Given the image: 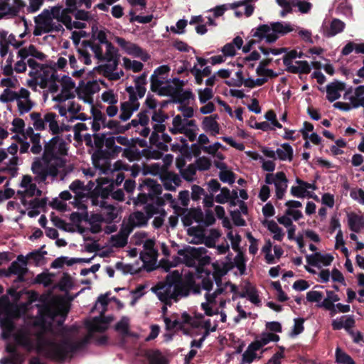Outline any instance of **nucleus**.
<instances>
[{
	"instance_id": "f257e3e1",
	"label": "nucleus",
	"mask_w": 364,
	"mask_h": 364,
	"mask_svg": "<svg viewBox=\"0 0 364 364\" xmlns=\"http://www.w3.org/2000/svg\"><path fill=\"white\" fill-rule=\"evenodd\" d=\"M193 284L192 273L188 272L183 277L179 271L174 270L166 275L164 284H158L151 289L161 301L171 306L172 299L177 302L180 298L188 296Z\"/></svg>"
},
{
	"instance_id": "f03ea898",
	"label": "nucleus",
	"mask_w": 364,
	"mask_h": 364,
	"mask_svg": "<svg viewBox=\"0 0 364 364\" xmlns=\"http://www.w3.org/2000/svg\"><path fill=\"white\" fill-rule=\"evenodd\" d=\"M292 28L289 24L282 22H273L270 25L260 24L258 27L252 28V36L258 38V41L265 40L267 43H273L279 38V35L284 36L291 31Z\"/></svg>"
},
{
	"instance_id": "7ed1b4c3",
	"label": "nucleus",
	"mask_w": 364,
	"mask_h": 364,
	"mask_svg": "<svg viewBox=\"0 0 364 364\" xmlns=\"http://www.w3.org/2000/svg\"><path fill=\"white\" fill-rule=\"evenodd\" d=\"M68 309L55 306L50 304H45L38 309L39 322L43 326H46L48 331L52 330L53 322L55 318L60 316L56 323L58 326H62L68 313Z\"/></svg>"
},
{
	"instance_id": "20e7f679",
	"label": "nucleus",
	"mask_w": 364,
	"mask_h": 364,
	"mask_svg": "<svg viewBox=\"0 0 364 364\" xmlns=\"http://www.w3.org/2000/svg\"><path fill=\"white\" fill-rule=\"evenodd\" d=\"M208 250L203 247H194L187 245L183 249L178 251V255L183 257V262L188 267H193L196 260L198 261V264L201 267L206 266L210 263V257L204 255Z\"/></svg>"
},
{
	"instance_id": "39448f33",
	"label": "nucleus",
	"mask_w": 364,
	"mask_h": 364,
	"mask_svg": "<svg viewBox=\"0 0 364 364\" xmlns=\"http://www.w3.org/2000/svg\"><path fill=\"white\" fill-rule=\"evenodd\" d=\"M84 343L85 342H72L66 339L59 343L51 342L49 344V352L54 359L63 361L68 353L76 352L83 346Z\"/></svg>"
},
{
	"instance_id": "423d86ee",
	"label": "nucleus",
	"mask_w": 364,
	"mask_h": 364,
	"mask_svg": "<svg viewBox=\"0 0 364 364\" xmlns=\"http://www.w3.org/2000/svg\"><path fill=\"white\" fill-rule=\"evenodd\" d=\"M68 149L66 143L59 136L51 138L44 145L43 160L46 163H50L52 160L58 159V156L67 155Z\"/></svg>"
},
{
	"instance_id": "0eeeda50",
	"label": "nucleus",
	"mask_w": 364,
	"mask_h": 364,
	"mask_svg": "<svg viewBox=\"0 0 364 364\" xmlns=\"http://www.w3.org/2000/svg\"><path fill=\"white\" fill-rule=\"evenodd\" d=\"M297 58V51L296 50H291L289 52H286V54L283 57V63L286 66V71L293 74H309L311 73V68L306 60H297L296 64L298 66L292 64L293 60ZM299 78L302 80L301 75Z\"/></svg>"
},
{
	"instance_id": "6e6552de",
	"label": "nucleus",
	"mask_w": 364,
	"mask_h": 364,
	"mask_svg": "<svg viewBox=\"0 0 364 364\" xmlns=\"http://www.w3.org/2000/svg\"><path fill=\"white\" fill-rule=\"evenodd\" d=\"M116 42L129 55L140 58L143 61H146L149 58V54L135 43L127 41L121 37H117Z\"/></svg>"
},
{
	"instance_id": "1a4fd4ad",
	"label": "nucleus",
	"mask_w": 364,
	"mask_h": 364,
	"mask_svg": "<svg viewBox=\"0 0 364 364\" xmlns=\"http://www.w3.org/2000/svg\"><path fill=\"white\" fill-rule=\"evenodd\" d=\"M118 65L117 62L115 61L114 63H106L98 65L95 67L94 70L97 71L99 73H102V75L109 80H117L124 75V72L122 70H121V75H119V73L117 72H114L117 70Z\"/></svg>"
},
{
	"instance_id": "9d476101",
	"label": "nucleus",
	"mask_w": 364,
	"mask_h": 364,
	"mask_svg": "<svg viewBox=\"0 0 364 364\" xmlns=\"http://www.w3.org/2000/svg\"><path fill=\"white\" fill-rule=\"evenodd\" d=\"M346 89V84L343 82L335 80L326 85V99L333 102L341 97L340 92Z\"/></svg>"
},
{
	"instance_id": "9b49d317",
	"label": "nucleus",
	"mask_w": 364,
	"mask_h": 364,
	"mask_svg": "<svg viewBox=\"0 0 364 364\" xmlns=\"http://www.w3.org/2000/svg\"><path fill=\"white\" fill-rule=\"evenodd\" d=\"M181 220L183 226L188 227L192 225L193 221L200 223L203 221V213L200 208H193L188 210L186 213L183 215Z\"/></svg>"
},
{
	"instance_id": "f8f14e48",
	"label": "nucleus",
	"mask_w": 364,
	"mask_h": 364,
	"mask_svg": "<svg viewBox=\"0 0 364 364\" xmlns=\"http://www.w3.org/2000/svg\"><path fill=\"white\" fill-rule=\"evenodd\" d=\"M355 321L353 318V316L349 315L346 317L345 321L343 322L342 320H333L331 323L332 328L335 331L341 330L342 328H345L346 331L350 335L354 336L355 332L352 330V328L355 326Z\"/></svg>"
},
{
	"instance_id": "ddd939ff",
	"label": "nucleus",
	"mask_w": 364,
	"mask_h": 364,
	"mask_svg": "<svg viewBox=\"0 0 364 364\" xmlns=\"http://www.w3.org/2000/svg\"><path fill=\"white\" fill-rule=\"evenodd\" d=\"M218 118V114L205 117L202 122L203 129L206 132H210V134L214 136L220 133V125L216 121Z\"/></svg>"
},
{
	"instance_id": "4468645a",
	"label": "nucleus",
	"mask_w": 364,
	"mask_h": 364,
	"mask_svg": "<svg viewBox=\"0 0 364 364\" xmlns=\"http://www.w3.org/2000/svg\"><path fill=\"white\" fill-rule=\"evenodd\" d=\"M110 159H112L110 151L107 150V149H103V148L97 149L92 156V160L94 166L95 168L102 169L104 172L105 171V168L101 165L100 161H107ZM105 163L107 164V162L105 161Z\"/></svg>"
},
{
	"instance_id": "2eb2a0df",
	"label": "nucleus",
	"mask_w": 364,
	"mask_h": 364,
	"mask_svg": "<svg viewBox=\"0 0 364 364\" xmlns=\"http://www.w3.org/2000/svg\"><path fill=\"white\" fill-rule=\"evenodd\" d=\"M239 296L241 298L247 296L249 300L255 305L261 303L256 288L249 282L245 284L243 291L239 293Z\"/></svg>"
},
{
	"instance_id": "dca6fc26",
	"label": "nucleus",
	"mask_w": 364,
	"mask_h": 364,
	"mask_svg": "<svg viewBox=\"0 0 364 364\" xmlns=\"http://www.w3.org/2000/svg\"><path fill=\"white\" fill-rule=\"evenodd\" d=\"M348 225L349 229L354 232H359L364 229V218L355 213H348Z\"/></svg>"
},
{
	"instance_id": "f3484780",
	"label": "nucleus",
	"mask_w": 364,
	"mask_h": 364,
	"mask_svg": "<svg viewBox=\"0 0 364 364\" xmlns=\"http://www.w3.org/2000/svg\"><path fill=\"white\" fill-rule=\"evenodd\" d=\"M31 170L35 174V181L38 183H43L46 181V164L40 160H36L32 163Z\"/></svg>"
},
{
	"instance_id": "a211bd4d",
	"label": "nucleus",
	"mask_w": 364,
	"mask_h": 364,
	"mask_svg": "<svg viewBox=\"0 0 364 364\" xmlns=\"http://www.w3.org/2000/svg\"><path fill=\"white\" fill-rule=\"evenodd\" d=\"M193 97V92L190 90L175 91L173 96H172V99H171V102L181 105L188 104V100Z\"/></svg>"
},
{
	"instance_id": "6ab92c4d",
	"label": "nucleus",
	"mask_w": 364,
	"mask_h": 364,
	"mask_svg": "<svg viewBox=\"0 0 364 364\" xmlns=\"http://www.w3.org/2000/svg\"><path fill=\"white\" fill-rule=\"evenodd\" d=\"M122 156L127 158L129 161L139 160L142 157L141 151L135 146L134 143L131 144L127 148L124 149Z\"/></svg>"
},
{
	"instance_id": "aec40b11",
	"label": "nucleus",
	"mask_w": 364,
	"mask_h": 364,
	"mask_svg": "<svg viewBox=\"0 0 364 364\" xmlns=\"http://www.w3.org/2000/svg\"><path fill=\"white\" fill-rule=\"evenodd\" d=\"M259 346L252 342L247 347V350L242 354V361L246 363H251L257 358L256 351L259 350Z\"/></svg>"
},
{
	"instance_id": "412c9836",
	"label": "nucleus",
	"mask_w": 364,
	"mask_h": 364,
	"mask_svg": "<svg viewBox=\"0 0 364 364\" xmlns=\"http://www.w3.org/2000/svg\"><path fill=\"white\" fill-rule=\"evenodd\" d=\"M107 50L102 61L106 60L109 63H114L115 61L119 64V55L117 53V49L113 46L112 43H107L106 46Z\"/></svg>"
},
{
	"instance_id": "4be33fe9",
	"label": "nucleus",
	"mask_w": 364,
	"mask_h": 364,
	"mask_svg": "<svg viewBox=\"0 0 364 364\" xmlns=\"http://www.w3.org/2000/svg\"><path fill=\"white\" fill-rule=\"evenodd\" d=\"M353 50L356 53H362L364 54V43H356L353 41H349L342 49L341 54L342 55H348Z\"/></svg>"
},
{
	"instance_id": "5701e85b",
	"label": "nucleus",
	"mask_w": 364,
	"mask_h": 364,
	"mask_svg": "<svg viewBox=\"0 0 364 364\" xmlns=\"http://www.w3.org/2000/svg\"><path fill=\"white\" fill-rule=\"evenodd\" d=\"M282 149H277L276 150V154L278 156V158L282 161L289 160L291 161L293 159V149L288 144L284 143L282 145Z\"/></svg>"
},
{
	"instance_id": "b1692460",
	"label": "nucleus",
	"mask_w": 364,
	"mask_h": 364,
	"mask_svg": "<svg viewBox=\"0 0 364 364\" xmlns=\"http://www.w3.org/2000/svg\"><path fill=\"white\" fill-rule=\"evenodd\" d=\"M344 28H345V23L342 21H341L338 18H334L331 21L330 28L326 31V37H328V38L333 37V36H336V34L342 32L343 31Z\"/></svg>"
},
{
	"instance_id": "393cba45",
	"label": "nucleus",
	"mask_w": 364,
	"mask_h": 364,
	"mask_svg": "<svg viewBox=\"0 0 364 364\" xmlns=\"http://www.w3.org/2000/svg\"><path fill=\"white\" fill-rule=\"evenodd\" d=\"M148 218L141 211L134 212L129 218L131 226L142 227L147 225Z\"/></svg>"
},
{
	"instance_id": "a878e982",
	"label": "nucleus",
	"mask_w": 364,
	"mask_h": 364,
	"mask_svg": "<svg viewBox=\"0 0 364 364\" xmlns=\"http://www.w3.org/2000/svg\"><path fill=\"white\" fill-rule=\"evenodd\" d=\"M75 11L70 8H65L62 10L60 13V16L58 19L59 22L63 23L67 29H72V18L69 15L70 14H73Z\"/></svg>"
},
{
	"instance_id": "bb28decb",
	"label": "nucleus",
	"mask_w": 364,
	"mask_h": 364,
	"mask_svg": "<svg viewBox=\"0 0 364 364\" xmlns=\"http://www.w3.org/2000/svg\"><path fill=\"white\" fill-rule=\"evenodd\" d=\"M160 136L159 133L153 131L149 137V143L152 146H155L158 149L163 151H168V146L167 144L159 141Z\"/></svg>"
},
{
	"instance_id": "cd10ccee",
	"label": "nucleus",
	"mask_w": 364,
	"mask_h": 364,
	"mask_svg": "<svg viewBox=\"0 0 364 364\" xmlns=\"http://www.w3.org/2000/svg\"><path fill=\"white\" fill-rule=\"evenodd\" d=\"M234 266H235L241 275L245 274L246 271V259L242 252H239L234 259Z\"/></svg>"
},
{
	"instance_id": "c85d7f7f",
	"label": "nucleus",
	"mask_w": 364,
	"mask_h": 364,
	"mask_svg": "<svg viewBox=\"0 0 364 364\" xmlns=\"http://www.w3.org/2000/svg\"><path fill=\"white\" fill-rule=\"evenodd\" d=\"M336 362L341 364H355L353 359L347 353L343 352L341 348L336 349Z\"/></svg>"
},
{
	"instance_id": "c756f323",
	"label": "nucleus",
	"mask_w": 364,
	"mask_h": 364,
	"mask_svg": "<svg viewBox=\"0 0 364 364\" xmlns=\"http://www.w3.org/2000/svg\"><path fill=\"white\" fill-rule=\"evenodd\" d=\"M120 109L121 114H119V119L124 122L129 119L133 114L131 103L128 102H122Z\"/></svg>"
},
{
	"instance_id": "7c9ffc66",
	"label": "nucleus",
	"mask_w": 364,
	"mask_h": 364,
	"mask_svg": "<svg viewBox=\"0 0 364 364\" xmlns=\"http://www.w3.org/2000/svg\"><path fill=\"white\" fill-rule=\"evenodd\" d=\"M30 117L33 121V127L36 130L42 131L46 129L45 120L41 118V113L32 112Z\"/></svg>"
},
{
	"instance_id": "2f4dec72",
	"label": "nucleus",
	"mask_w": 364,
	"mask_h": 364,
	"mask_svg": "<svg viewBox=\"0 0 364 364\" xmlns=\"http://www.w3.org/2000/svg\"><path fill=\"white\" fill-rule=\"evenodd\" d=\"M161 151L158 149L157 150H152L150 148H147L141 150V154L147 159H160L163 156Z\"/></svg>"
},
{
	"instance_id": "473e14b6",
	"label": "nucleus",
	"mask_w": 364,
	"mask_h": 364,
	"mask_svg": "<svg viewBox=\"0 0 364 364\" xmlns=\"http://www.w3.org/2000/svg\"><path fill=\"white\" fill-rule=\"evenodd\" d=\"M8 14L16 15L17 10L14 8H11L9 2L0 1V19Z\"/></svg>"
},
{
	"instance_id": "72a5a7b5",
	"label": "nucleus",
	"mask_w": 364,
	"mask_h": 364,
	"mask_svg": "<svg viewBox=\"0 0 364 364\" xmlns=\"http://www.w3.org/2000/svg\"><path fill=\"white\" fill-rule=\"evenodd\" d=\"M197 168L195 164H189L186 169L181 171L182 177L187 181H193V176L196 174Z\"/></svg>"
},
{
	"instance_id": "f704fd0d",
	"label": "nucleus",
	"mask_w": 364,
	"mask_h": 364,
	"mask_svg": "<svg viewBox=\"0 0 364 364\" xmlns=\"http://www.w3.org/2000/svg\"><path fill=\"white\" fill-rule=\"evenodd\" d=\"M195 165L200 171H208L211 166V161L208 157L201 156L196 159Z\"/></svg>"
},
{
	"instance_id": "c9c22d12",
	"label": "nucleus",
	"mask_w": 364,
	"mask_h": 364,
	"mask_svg": "<svg viewBox=\"0 0 364 364\" xmlns=\"http://www.w3.org/2000/svg\"><path fill=\"white\" fill-rule=\"evenodd\" d=\"M164 321L167 331H173L176 328L183 330V323L178 319L172 321L168 317H164Z\"/></svg>"
},
{
	"instance_id": "e433bc0d",
	"label": "nucleus",
	"mask_w": 364,
	"mask_h": 364,
	"mask_svg": "<svg viewBox=\"0 0 364 364\" xmlns=\"http://www.w3.org/2000/svg\"><path fill=\"white\" fill-rule=\"evenodd\" d=\"M18 97L17 92L6 88L0 96V100L3 102H9L18 100Z\"/></svg>"
},
{
	"instance_id": "4c0bfd02",
	"label": "nucleus",
	"mask_w": 364,
	"mask_h": 364,
	"mask_svg": "<svg viewBox=\"0 0 364 364\" xmlns=\"http://www.w3.org/2000/svg\"><path fill=\"white\" fill-rule=\"evenodd\" d=\"M230 196V191L227 187H223L220 189V193L218 194L215 200L216 203L220 204H225L228 201Z\"/></svg>"
},
{
	"instance_id": "58836bf2",
	"label": "nucleus",
	"mask_w": 364,
	"mask_h": 364,
	"mask_svg": "<svg viewBox=\"0 0 364 364\" xmlns=\"http://www.w3.org/2000/svg\"><path fill=\"white\" fill-rule=\"evenodd\" d=\"M219 178L223 183L232 184L235 181V173L230 170L220 171Z\"/></svg>"
},
{
	"instance_id": "ea45409f",
	"label": "nucleus",
	"mask_w": 364,
	"mask_h": 364,
	"mask_svg": "<svg viewBox=\"0 0 364 364\" xmlns=\"http://www.w3.org/2000/svg\"><path fill=\"white\" fill-rule=\"evenodd\" d=\"M116 331H121L125 336H132L129 331V323L126 318H123L121 321L117 322L115 325Z\"/></svg>"
},
{
	"instance_id": "a19ab883",
	"label": "nucleus",
	"mask_w": 364,
	"mask_h": 364,
	"mask_svg": "<svg viewBox=\"0 0 364 364\" xmlns=\"http://www.w3.org/2000/svg\"><path fill=\"white\" fill-rule=\"evenodd\" d=\"M198 97L201 104L205 103L213 97V92L211 88L206 87L204 90H198Z\"/></svg>"
},
{
	"instance_id": "79ce46f5",
	"label": "nucleus",
	"mask_w": 364,
	"mask_h": 364,
	"mask_svg": "<svg viewBox=\"0 0 364 364\" xmlns=\"http://www.w3.org/2000/svg\"><path fill=\"white\" fill-rule=\"evenodd\" d=\"M23 271H28V269L25 267H22L18 262H13L8 268L6 276L9 277L11 274H16Z\"/></svg>"
},
{
	"instance_id": "37998d69",
	"label": "nucleus",
	"mask_w": 364,
	"mask_h": 364,
	"mask_svg": "<svg viewBox=\"0 0 364 364\" xmlns=\"http://www.w3.org/2000/svg\"><path fill=\"white\" fill-rule=\"evenodd\" d=\"M89 328L91 331L102 333L107 329V326L100 321V317H95Z\"/></svg>"
},
{
	"instance_id": "c03bdc74",
	"label": "nucleus",
	"mask_w": 364,
	"mask_h": 364,
	"mask_svg": "<svg viewBox=\"0 0 364 364\" xmlns=\"http://www.w3.org/2000/svg\"><path fill=\"white\" fill-rule=\"evenodd\" d=\"M230 216L234 224L236 226H245L246 225V222L245 219H243L241 216V212L240 210L236 209L234 210H231L230 212Z\"/></svg>"
},
{
	"instance_id": "a18cd8bd",
	"label": "nucleus",
	"mask_w": 364,
	"mask_h": 364,
	"mask_svg": "<svg viewBox=\"0 0 364 364\" xmlns=\"http://www.w3.org/2000/svg\"><path fill=\"white\" fill-rule=\"evenodd\" d=\"M304 319L302 318H298L294 319V325L292 331L290 333L291 337L296 336L301 333L304 330Z\"/></svg>"
},
{
	"instance_id": "49530a36",
	"label": "nucleus",
	"mask_w": 364,
	"mask_h": 364,
	"mask_svg": "<svg viewBox=\"0 0 364 364\" xmlns=\"http://www.w3.org/2000/svg\"><path fill=\"white\" fill-rule=\"evenodd\" d=\"M111 241L113 242L114 247H123L127 245V235H124L123 234L112 235L111 237Z\"/></svg>"
},
{
	"instance_id": "de8ad7c7",
	"label": "nucleus",
	"mask_w": 364,
	"mask_h": 364,
	"mask_svg": "<svg viewBox=\"0 0 364 364\" xmlns=\"http://www.w3.org/2000/svg\"><path fill=\"white\" fill-rule=\"evenodd\" d=\"M60 82L62 84L63 92L73 90L75 84L72 78L68 75H63L60 79Z\"/></svg>"
},
{
	"instance_id": "09e8293b",
	"label": "nucleus",
	"mask_w": 364,
	"mask_h": 364,
	"mask_svg": "<svg viewBox=\"0 0 364 364\" xmlns=\"http://www.w3.org/2000/svg\"><path fill=\"white\" fill-rule=\"evenodd\" d=\"M52 215H54V213H52ZM51 221L53 223V224L57 228H58L64 231H67V232H73V230H72V229H68V223L64 220L61 219L60 218H59L58 216L51 215Z\"/></svg>"
},
{
	"instance_id": "8fccbe9b",
	"label": "nucleus",
	"mask_w": 364,
	"mask_h": 364,
	"mask_svg": "<svg viewBox=\"0 0 364 364\" xmlns=\"http://www.w3.org/2000/svg\"><path fill=\"white\" fill-rule=\"evenodd\" d=\"M13 128L11 131L14 133L23 134V129L25 127V122L23 119L21 118H15L12 122Z\"/></svg>"
},
{
	"instance_id": "3c124183",
	"label": "nucleus",
	"mask_w": 364,
	"mask_h": 364,
	"mask_svg": "<svg viewBox=\"0 0 364 364\" xmlns=\"http://www.w3.org/2000/svg\"><path fill=\"white\" fill-rule=\"evenodd\" d=\"M271 341H272L271 332H263L260 335L259 339H257L253 342L255 344H257L259 346L258 348L260 349Z\"/></svg>"
},
{
	"instance_id": "603ef678",
	"label": "nucleus",
	"mask_w": 364,
	"mask_h": 364,
	"mask_svg": "<svg viewBox=\"0 0 364 364\" xmlns=\"http://www.w3.org/2000/svg\"><path fill=\"white\" fill-rule=\"evenodd\" d=\"M251 122H254V124H250V126L252 128L260 129L264 132H267L268 130H274V129L273 127H271L268 122H256L255 117H252L250 119Z\"/></svg>"
},
{
	"instance_id": "864d4df0",
	"label": "nucleus",
	"mask_w": 364,
	"mask_h": 364,
	"mask_svg": "<svg viewBox=\"0 0 364 364\" xmlns=\"http://www.w3.org/2000/svg\"><path fill=\"white\" fill-rule=\"evenodd\" d=\"M149 364H167L166 360L163 357L159 351L156 353L150 355L148 357Z\"/></svg>"
},
{
	"instance_id": "5fc2aeb1",
	"label": "nucleus",
	"mask_w": 364,
	"mask_h": 364,
	"mask_svg": "<svg viewBox=\"0 0 364 364\" xmlns=\"http://www.w3.org/2000/svg\"><path fill=\"white\" fill-rule=\"evenodd\" d=\"M191 190V198L194 201L200 200L201 196H204L205 193L204 189L198 185H193Z\"/></svg>"
},
{
	"instance_id": "6e6d98bb",
	"label": "nucleus",
	"mask_w": 364,
	"mask_h": 364,
	"mask_svg": "<svg viewBox=\"0 0 364 364\" xmlns=\"http://www.w3.org/2000/svg\"><path fill=\"white\" fill-rule=\"evenodd\" d=\"M323 297V293L318 291H310L306 294V300L309 302L319 303Z\"/></svg>"
},
{
	"instance_id": "4d7b16f0",
	"label": "nucleus",
	"mask_w": 364,
	"mask_h": 364,
	"mask_svg": "<svg viewBox=\"0 0 364 364\" xmlns=\"http://www.w3.org/2000/svg\"><path fill=\"white\" fill-rule=\"evenodd\" d=\"M102 99L104 102H109L110 105L117 103V98L111 90L104 92L102 95Z\"/></svg>"
},
{
	"instance_id": "13d9d810",
	"label": "nucleus",
	"mask_w": 364,
	"mask_h": 364,
	"mask_svg": "<svg viewBox=\"0 0 364 364\" xmlns=\"http://www.w3.org/2000/svg\"><path fill=\"white\" fill-rule=\"evenodd\" d=\"M151 90L154 92L159 94V90L162 87L163 81L160 80L156 75H151Z\"/></svg>"
},
{
	"instance_id": "bf43d9fd",
	"label": "nucleus",
	"mask_w": 364,
	"mask_h": 364,
	"mask_svg": "<svg viewBox=\"0 0 364 364\" xmlns=\"http://www.w3.org/2000/svg\"><path fill=\"white\" fill-rule=\"evenodd\" d=\"M47 254L46 251L36 250L28 255V259H33L36 264L39 263Z\"/></svg>"
},
{
	"instance_id": "052dcab7",
	"label": "nucleus",
	"mask_w": 364,
	"mask_h": 364,
	"mask_svg": "<svg viewBox=\"0 0 364 364\" xmlns=\"http://www.w3.org/2000/svg\"><path fill=\"white\" fill-rule=\"evenodd\" d=\"M93 138H94V143H95V147L97 148V149L103 148V146H105V143L106 134L105 133H102V134L95 133L93 134Z\"/></svg>"
},
{
	"instance_id": "680f3d73",
	"label": "nucleus",
	"mask_w": 364,
	"mask_h": 364,
	"mask_svg": "<svg viewBox=\"0 0 364 364\" xmlns=\"http://www.w3.org/2000/svg\"><path fill=\"white\" fill-rule=\"evenodd\" d=\"M74 16L77 20L89 21L91 20V16L88 11L82 9H76V11L73 13Z\"/></svg>"
},
{
	"instance_id": "e2e57ef3",
	"label": "nucleus",
	"mask_w": 364,
	"mask_h": 364,
	"mask_svg": "<svg viewBox=\"0 0 364 364\" xmlns=\"http://www.w3.org/2000/svg\"><path fill=\"white\" fill-rule=\"evenodd\" d=\"M306 190H305L304 186H292L291 188V194L297 198H304L306 197Z\"/></svg>"
},
{
	"instance_id": "0e129e2a",
	"label": "nucleus",
	"mask_w": 364,
	"mask_h": 364,
	"mask_svg": "<svg viewBox=\"0 0 364 364\" xmlns=\"http://www.w3.org/2000/svg\"><path fill=\"white\" fill-rule=\"evenodd\" d=\"M205 226L209 227L215 223L214 214L211 210H206L205 217L203 216V221H202Z\"/></svg>"
},
{
	"instance_id": "69168bd1",
	"label": "nucleus",
	"mask_w": 364,
	"mask_h": 364,
	"mask_svg": "<svg viewBox=\"0 0 364 364\" xmlns=\"http://www.w3.org/2000/svg\"><path fill=\"white\" fill-rule=\"evenodd\" d=\"M29 51L31 56L36 58V59L41 61L45 60L47 57L46 54L37 50L36 46L32 44L29 46Z\"/></svg>"
},
{
	"instance_id": "338daca9",
	"label": "nucleus",
	"mask_w": 364,
	"mask_h": 364,
	"mask_svg": "<svg viewBox=\"0 0 364 364\" xmlns=\"http://www.w3.org/2000/svg\"><path fill=\"white\" fill-rule=\"evenodd\" d=\"M189 72L195 77L196 83L197 85H201L203 83V77L204 76L201 75L200 69L198 68L196 65H195L193 68H191L189 69Z\"/></svg>"
},
{
	"instance_id": "774afa93",
	"label": "nucleus",
	"mask_w": 364,
	"mask_h": 364,
	"mask_svg": "<svg viewBox=\"0 0 364 364\" xmlns=\"http://www.w3.org/2000/svg\"><path fill=\"white\" fill-rule=\"evenodd\" d=\"M350 195L353 199L364 205V191L362 188H358L357 191H352Z\"/></svg>"
}]
</instances>
